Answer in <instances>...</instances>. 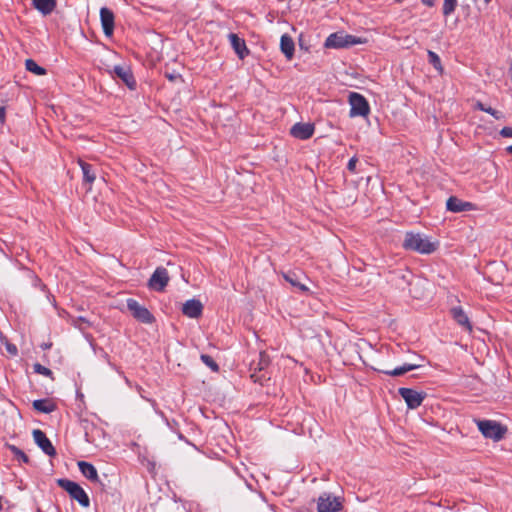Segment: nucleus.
Returning a JSON list of instances; mask_svg holds the SVG:
<instances>
[{"mask_svg":"<svg viewBox=\"0 0 512 512\" xmlns=\"http://www.w3.org/2000/svg\"><path fill=\"white\" fill-rule=\"evenodd\" d=\"M403 247L422 254H430L436 250L437 244L422 234L409 232L405 235Z\"/></svg>","mask_w":512,"mask_h":512,"instance_id":"1","label":"nucleus"},{"mask_svg":"<svg viewBox=\"0 0 512 512\" xmlns=\"http://www.w3.org/2000/svg\"><path fill=\"white\" fill-rule=\"evenodd\" d=\"M364 41L356 36L346 34L344 32H336L330 34L325 40L324 46L326 48L340 49L348 48L353 45L362 44Z\"/></svg>","mask_w":512,"mask_h":512,"instance_id":"2","label":"nucleus"},{"mask_svg":"<svg viewBox=\"0 0 512 512\" xmlns=\"http://www.w3.org/2000/svg\"><path fill=\"white\" fill-rule=\"evenodd\" d=\"M475 422L482 435L494 441L503 439L507 432L506 427L493 420H476Z\"/></svg>","mask_w":512,"mask_h":512,"instance_id":"3","label":"nucleus"},{"mask_svg":"<svg viewBox=\"0 0 512 512\" xmlns=\"http://www.w3.org/2000/svg\"><path fill=\"white\" fill-rule=\"evenodd\" d=\"M57 483L61 488L68 492L72 499L76 500L81 506L88 507L90 505V500L87 493L76 482L68 479H59Z\"/></svg>","mask_w":512,"mask_h":512,"instance_id":"4","label":"nucleus"},{"mask_svg":"<svg viewBox=\"0 0 512 512\" xmlns=\"http://www.w3.org/2000/svg\"><path fill=\"white\" fill-rule=\"evenodd\" d=\"M349 104L351 106L350 116L357 117L362 116L365 117L369 114L370 108L367 100L364 96L359 93L351 92L349 94Z\"/></svg>","mask_w":512,"mask_h":512,"instance_id":"5","label":"nucleus"},{"mask_svg":"<svg viewBox=\"0 0 512 512\" xmlns=\"http://www.w3.org/2000/svg\"><path fill=\"white\" fill-rule=\"evenodd\" d=\"M342 509V502L339 497L330 493H323L317 501L318 512H338Z\"/></svg>","mask_w":512,"mask_h":512,"instance_id":"6","label":"nucleus"},{"mask_svg":"<svg viewBox=\"0 0 512 512\" xmlns=\"http://www.w3.org/2000/svg\"><path fill=\"white\" fill-rule=\"evenodd\" d=\"M127 308L132 316L142 323L149 324L154 320V317L149 310L135 299L130 298L127 300Z\"/></svg>","mask_w":512,"mask_h":512,"instance_id":"7","label":"nucleus"},{"mask_svg":"<svg viewBox=\"0 0 512 512\" xmlns=\"http://www.w3.org/2000/svg\"><path fill=\"white\" fill-rule=\"evenodd\" d=\"M168 271L164 267H157L149 279L148 286L155 291H163L169 282Z\"/></svg>","mask_w":512,"mask_h":512,"instance_id":"8","label":"nucleus"},{"mask_svg":"<svg viewBox=\"0 0 512 512\" xmlns=\"http://www.w3.org/2000/svg\"><path fill=\"white\" fill-rule=\"evenodd\" d=\"M398 392L400 396L405 400L409 409L418 408L426 396L424 392H418L411 388H399Z\"/></svg>","mask_w":512,"mask_h":512,"instance_id":"9","label":"nucleus"},{"mask_svg":"<svg viewBox=\"0 0 512 512\" xmlns=\"http://www.w3.org/2000/svg\"><path fill=\"white\" fill-rule=\"evenodd\" d=\"M33 439L35 443L42 449V451L48 456H54L56 454L54 446L43 431L35 429L33 431Z\"/></svg>","mask_w":512,"mask_h":512,"instance_id":"10","label":"nucleus"},{"mask_svg":"<svg viewBox=\"0 0 512 512\" xmlns=\"http://www.w3.org/2000/svg\"><path fill=\"white\" fill-rule=\"evenodd\" d=\"M290 133L297 139L306 140L313 135L314 125L311 123H296L292 126Z\"/></svg>","mask_w":512,"mask_h":512,"instance_id":"11","label":"nucleus"},{"mask_svg":"<svg viewBox=\"0 0 512 512\" xmlns=\"http://www.w3.org/2000/svg\"><path fill=\"white\" fill-rule=\"evenodd\" d=\"M100 20L103 28V32L106 36H111L114 31V14L113 12L106 8L102 7L100 10Z\"/></svg>","mask_w":512,"mask_h":512,"instance_id":"12","label":"nucleus"},{"mask_svg":"<svg viewBox=\"0 0 512 512\" xmlns=\"http://www.w3.org/2000/svg\"><path fill=\"white\" fill-rule=\"evenodd\" d=\"M447 210L459 213L464 211H470L474 209V205L471 202L462 201L461 199L451 196L446 202Z\"/></svg>","mask_w":512,"mask_h":512,"instance_id":"13","label":"nucleus"},{"mask_svg":"<svg viewBox=\"0 0 512 512\" xmlns=\"http://www.w3.org/2000/svg\"><path fill=\"white\" fill-rule=\"evenodd\" d=\"M203 311V305L199 300L190 299L182 306V313L189 318H198Z\"/></svg>","mask_w":512,"mask_h":512,"instance_id":"14","label":"nucleus"},{"mask_svg":"<svg viewBox=\"0 0 512 512\" xmlns=\"http://www.w3.org/2000/svg\"><path fill=\"white\" fill-rule=\"evenodd\" d=\"M228 38L238 57L240 59H244L249 54V50L247 49L244 39L238 37V35L234 33H230Z\"/></svg>","mask_w":512,"mask_h":512,"instance_id":"15","label":"nucleus"},{"mask_svg":"<svg viewBox=\"0 0 512 512\" xmlns=\"http://www.w3.org/2000/svg\"><path fill=\"white\" fill-rule=\"evenodd\" d=\"M451 314H452L453 319L459 325L464 327L469 332L472 331V326H471V323L469 321V318H468V316L466 315V313L463 311V309L461 307H454V308H452L451 309Z\"/></svg>","mask_w":512,"mask_h":512,"instance_id":"16","label":"nucleus"},{"mask_svg":"<svg viewBox=\"0 0 512 512\" xmlns=\"http://www.w3.org/2000/svg\"><path fill=\"white\" fill-rule=\"evenodd\" d=\"M280 49L288 60H291L294 56L295 45L293 39L284 34L281 36Z\"/></svg>","mask_w":512,"mask_h":512,"instance_id":"17","label":"nucleus"},{"mask_svg":"<svg viewBox=\"0 0 512 512\" xmlns=\"http://www.w3.org/2000/svg\"><path fill=\"white\" fill-rule=\"evenodd\" d=\"M32 4L43 15H49L56 7V0H32Z\"/></svg>","mask_w":512,"mask_h":512,"instance_id":"18","label":"nucleus"},{"mask_svg":"<svg viewBox=\"0 0 512 512\" xmlns=\"http://www.w3.org/2000/svg\"><path fill=\"white\" fill-rule=\"evenodd\" d=\"M115 75L120 78L129 88H133L135 80L127 67L115 66L113 69Z\"/></svg>","mask_w":512,"mask_h":512,"instance_id":"19","label":"nucleus"},{"mask_svg":"<svg viewBox=\"0 0 512 512\" xmlns=\"http://www.w3.org/2000/svg\"><path fill=\"white\" fill-rule=\"evenodd\" d=\"M78 467L81 473L90 481L97 482L99 480L96 468L85 461H79Z\"/></svg>","mask_w":512,"mask_h":512,"instance_id":"20","label":"nucleus"},{"mask_svg":"<svg viewBox=\"0 0 512 512\" xmlns=\"http://www.w3.org/2000/svg\"><path fill=\"white\" fill-rule=\"evenodd\" d=\"M79 165L83 172L84 181L91 185L96 179V174L92 169V166L82 160H79Z\"/></svg>","mask_w":512,"mask_h":512,"instance_id":"21","label":"nucleus"},{"mask_svg":"<svg viewBox=\"0 0 512 512\" xmlns=\"http://www.w3.org/2000/svg\"><path fill=\"white\" fill-rule=\"evenodd\" d=\"M418 367H419V365H416V364L405 363L404 365L397 367L395 369L384 370L383 373L393 376V377H397V376H401V375L405 374L406 372L415 370Z\"/></svg>","mask_w":512,"mask_h":512,"instance_id":"22","label":"nucleus"},{"mask_svg":"<svg viewBox=\"0 0 512 512\" xmlns=\"http://www.w3.org/2000/svg\"><path fill=\"white\" fill-rule=\"evenodd\" d=\"M33 408L42 413H51L55 410V405L47 399H39L33 402Z\"/></svg>","mask_w":512,"mask_h":512,"instance_id":"23","label":"nucleus"},{"mask_svg":"<svg viewBox=\"0 0 512 512\" xmlns=\"http://www.w3.org/2000/svg\"><path fill=\"white\" fill-rule=\"evenodd\" d=\"M285 280L289 282L292 286L297 287L302 292H307L309 289L306 285L300 282V277L295 272H288L283 275Z\"/></svg>","mask_w":512,"mask_h":512,"instance_id":"24","label":"nucleus"},{"mask_svg":"<svg viewBox=\"0 0 512 512\" xmlns=\"http://www.w3.org/2000/svg\"><path fill=\"white\" fill-rule=\"evenodd\" d=\"M25 67H26V69H27L29 72H31V73H33V74H35V75H39V76H40V75H45V74H46V70H45L43 67L39 66V65H38L34 60H32V59H27V60L25 61Z\"/></svg>","mask_w":512,"mask_h":512,"instance_id":"25","label":"nucleus"},{"mask_svg":"<svg viewBox=\"0 0 512 512\" xmlns=\"http://www.w3.org/2000/svg\"><path fill=\"white\" fill-rule=\"evenodd\" d=\"M476 108L481 110V111H484L486 113L491 114L495 119H502L504 117L502 112H500L498 110H495V109H493L491 107H486L481 102H477L476 103Z\"/></svg>","mask_w":512,"mask_h":512,"instance_id":"26","label":"nucleus"},{"mask_svg":"<svg viewBox=\"0 0 512 512\" xmlns=\"http://www.w3.org/2000/svg\"><path fill=\"white\" fill-rule=\"evenodd\" d=\"M428 59H429V62L434 66L435 69L441 71L442 70V66H441V61H440V57L433 51H428Z\"/></svg>","mask_w":512,"mask_h":512,"instance_id":"27","label":"nucleus"},{"mask_svg":"<svg viewBox=\"0 0 512 512\" xmlns=\"http://www.w3.org/2000/svg\"><path fill=\"white\" fill-rule=\"evenodd\" d=\"M456 3H457L456 0H444V3H443V14L445 16H448L451 13H453L454 10H455V7H456Z\"/></svg>","mask_w":512,"mask_h":512,"instance_id":"28","label":"nucleus"},{"mask_svg":"<svg viewBox=\"0 0 512 512\" xmlns=\"http://www.w3.org/2000/svg\"><path fill=\"white\" fill-rule=\"evenodd\" d=\"M201 360L203 361V363L208 366L212 371L214 372H217L219 367L217 365V363L213 360L212 357H210L209 355H206V354H202L201 355Z\"/></svg>","mask_w":512,"mask_h":512,"instance_id":"29","label":"nucleus"},{"mask_svg":"<svg viewBox=\"0 0 512 512\" xmlns=\"http://www.w3.org/2000/svg\"><path fill=\"white\" fill-rule=\"evenodd\" d=\"M11 451L18 461L28 463V461H29L28 456L22 450H20L19 448L15 447V446H11Z\"/></svg>","mask_w":512,"mask_h":512,"instance_id":"30","label":"nucleus"},{"mask_svg":"<svg viewBox=\"0 0 512 512\" xmlns=\"http://www.w3.org/2000/svg\"><path fill=\"white\" fill-rule=\"evenodd\" d=\"M34 371L36 373L44 375V376H50L52 374L50 369H48L47 367H45L39 363L34 364Z\"/></svg>","mask_w":512,"mask_h":512,"instance_id":"31","label":"nucleus"},{"mask_svg":"<svg viewBox=\"0 0 512 512\" xmlns=\"http://www.w3.org/2000/svg\"><path fill=\"white\" fill-rule=\"evenodd\" d=\"M358 162V159L357 157H352L348 164H347V169L351 172V173H355L356 172V164Z\"/></svg>","mask_w":512,"mask_h":512,"instance_id":"32","label":"nucleus"},{"mask_svg":"<svg viewBox=\"0 0 512 512\" xmlns=\"http://www.w3.org/2000/svg\"><path fill=\"white\" fill-rule=\"evenodd\" d=\"M500 135L506 138H512V127H504L500 131Z\"/></svg>","mask_w":512,"mask_h":512,"instance_id":"33","label":"nucleus"},{"mask_svg":"<svg viewBox=\"0 0 512 512\" xmlns=\"http://www.w3.org/2000/svg\"><path fill=\"white\" fill-rule=\"evenodd\" d=\"M6 349L7 351L11 354V355H16L17 354V348L15 345L13 344H9L7 343L6 344Z\"/></svg>","mask_w":512,"mask_h":512,"instance_id":"34","label":"nucleus"},{"mask_svg":"<svg viewBox=\"0 0 512 512\" xmlns=\"http://www.w3.org/2000/svg\"><path fill=\"white\" fill-rule=\"evenodd\" d=\"M5 118V110L3 107H0V122H3Z\"/></svg>","mask_w":512,"mask_h":512,"instance_id":"35","label":"nucleus"},{"mask_svg":"<svg viewBox=\"0 0 512 512\" xmlns=\"http://www.w3.org/2000/svg\"><path fill=\"white\" fill-rule=\"evenodd\" d=\"M422 2L427 6H432L434 4V0H422Z\"/></svg>","mask_w":512,"mask_h":512,"instance_id":"36","label":"nucleus"},{"mask_svg":"<svg viewBox=\"0 0 512 512\" xmlns=\"http://www.w3.org/2000/svg\"><path fill=\"white\" fill-rule=\"evenodd\" d=\"M507 151L512 154V145L507 147Z\"/></svg>","mask_w":512,"mask_h":512,"instance_id":"37","label":"nucleus"},{"mask_svg":"<svg viewBox=\"0 0 512 512\" xmlns=\"http://www.w3.org/2000/svg\"><path fill=\"white\" fill-rule=\"evenodd\" d=\"M169 79H170V80H173V79H174V76L170 75V76H169Z\"/></svg>","mask_w":512,"mask_h":512,"instance_id":"38","label":"nucleus"},{"mask_svg":"<svg viewBox=\"0 0 512 512\" xmlns=\"http://www.w3.org/2000/svg\"><path fill=\"white\" fill-rule=\"evenodd\" d=\"M484 1H485V3H489L490 2V0H484Z\"/></svg>","mask_w":512,"mask_h":512,"instance_id":"39","label":"nucleus"}]
</instances>
